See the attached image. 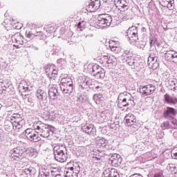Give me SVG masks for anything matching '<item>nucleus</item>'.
Wrapping results in <instances>:
<instances>
[{"instance_id":"obj_1","label":"nucleus","mask_w":177,"mask_h":177,"mask_svg":"<svg viewBox=\"0 0 177 177\" xmlns=\"http://www.w3.org/2000/svg\"><path fill=\"white\" fill-rule=\"evenodd\" d=\"M32 127L35 131L32 129H27L25 131V135L30 142L37 143V142L41 140V137L37 133H39L41 138H49L50 134L48 124H45V123L41 121H37L33 123Z\"/></svg>"},{"instance_id":"obj_2","label":"nucleus","mask_w":177,"mask_h":177,"mask_svg":"<svg viewBox=\"0 0 177 177\" xmlns=\"http://www.w3.org/2000/svg\"><path fill=\"white\" fill-rule=\"evenodd\" d=\"M136 103L133 101V97L131 93L124 91L120 93L118 97V107L122 109V107H128V106H135Z\"/></svg>"},{"instance_id":"obj_3","label":"nucleus","mask_w":177,"mask_h":177,"mask_svg":"<svg viewBox=\"0 0 177 177\" xmlns=\"http://www.w3.org/2000/svg\"><path fill=\"white\" fill-rule=\"evenodd\" d=\"M55 159L58 162H64L67 160V149L64 145H56L53 148Z\"/></svg>"},{"instance_id":"obj_4","label":"nucleus","mask_w":177,"mask_h":177,"mask_svg":"<svg viewBox=\"0 0 177 177\" xmlns=\"http://www.w3.org/2000/svg\"><path fill=\"white\" fill-rule=\"evenodd\" d=\"M68 165H71L69 167H66L64 171L65 177H78V174L81 171L80 163L77 162H69Z\"/></svg>"},{"instance_id":"obj_5","label":"nucleus","mask_w":177,"mask_h":177,"mask_svg":"<svg viewBox=\"0 0 177 177\" xmlns=\"http://www.w3.org/2000/svg\"><path fill=\"white\" fill-rule=\"evenodd\" d=\"M59 85L62 93L70 95V93H73L74 83L73 82V79H71V77H67L62 78Z\"/></svg>"},{"instance_id":"obj_6","label":"nucleus","mask_w":177,"mask_h":177,"mask_svg":"<svg viewBox=\"0 0 177 177\" xmlns=\"http://www.w3.org/2000/svg\"><path fill=\"white\" fill-rule=\"evenodd\" d=\"M113 21L111 15L109 14H101L97 17V21L96 22L97 28H106L109 27Z\"/></svg>"},{"instance_id":"obj_7","label":"nucleus","mask_w":177,"mask_h":177,"mask_svg":"<svg viewBox=\"0 0 177 177\" xmlns=\"http://www.w3.org/2000/svg\"><path fill=\"white\" fill-rule=\"evenodd\" d=\"M127 39H129V42L131 45H135L138 48H139V44H138V41L139 40V37L138 36V28L136 26L130 27L127 32Z\"/></svg>"},{"instance_id":"obj_8","label":"nucleus","mask_w":177,"mask_h":177,"mask_svg":"<svg viewBox=\"0 0 177 177\" xmlns=\"http://www.w3.org/2000/svg\"><path fill=\"white\" fill-rule=\"evenodd\" d=\"M24 125V120L21 119V116L19 113L13 114V129L16 132H20Z\"/></svg>"},{"instance_id":"obj_9","label":"nucleus","mask_w":177,"mask_h":177,"mask_svg":"<svg viewBox=\"0 0 177 177\" xmlns=\"http://www.w3.org/2000/svg\"><path fill=\"white\" fill-rule=\"evenodd\" d=\"M100 62L105 67H109V68H111V67H114V66H117V58L114 56H107L104 55L101 59Z\"/></svg>"},{"instance_id":"obj_10","label":"nucleus","mask_w":177,"mask_h":177,"mask_svg":"<svg viewBox=\"0 0 177 177\" xmlns=\"http://www.w3.org/2000/svg\"><path fill=\"white\" fill-rule=\"evenodd\" d=\"M156 92V86L153 84H147L145 86H140V93L145 97V96H150Z\"/></svg>"},{"instance_id":"obj_11","label":"nucleus","mask_w":177,"mask_h":177,"mask_svg":"<svg viewBox=\"0 0 177 177\" xmlns=\"http://www.w3.org/2000/svg\"><path fill=\"white\" fill-rule=\"evenodd\" d=\"M24 153V151H23V149H21L20 147L12 149L10 151L12 161H20V160H21V157H23Z\"/></svg>"},{"instance_id":"obj_12","label":"nucleus","mask_w":177,"mask_h":177,"mask_svg":"<svg viewBox=\"0 0 177 177\" xmlns=\"http://www.w3.org/2000/svg\"><path fill=\"white\" fill-rule=\"evenodd\" d=\"M125 120L128 127H131L134 129H138V128L140 127V124L136 122V118L132 113L127 114L125 116Z\"/></svg>"},{"instance_id":"obj_13","label":"nucleus","mask_w":177,"mask_h":177,"mask_svg":"<svg viewBox=\"0 0 177 177\" xmlns=\"http://www.w3.org/2000/svg\"><path fill=\"white\" fill-rule=\"evenodd\" d=\"M92 75L95 77L97 80L102 79L106 77V71L99 65L95 64L93 66Z\"/></svg>"},{"instance_id":"obj_14","label":"nucleus","mask_w":177,"mask_h":177,"mask_svg":"<svg viewBox=\"0 0 177 177\" xmlns=\"http://www.w3.org/2000/svg\"><path fill=\"white\" fill-rule=\"evenodd\" d=\"M165 59L167 62H172L177 64V52L169 50L165 53Z\"/></svg>"},{"instance_id":"obj_15","label":"nucleus","mask_w":177,"mask_h":177,"mask_svg":"<svg viewBox=\"0 0 177 177\" xmlns=\"http://www.w3.org/2000/svg\"><path fill=\"white\" fill-rule=\"evenodd\" d=\"M114 3L117 9L120 12L128 10V2L126 0H114Z\"/></svg>"},{"instance_id":"obj_16","label":"nucleus","mask_w":177,"mask_h":177,"mask_svg":"<svg viewBox=\"0 0 177 177\" xmlns=\"http://www.w3.org/2000/svg\"><path fill=\"white\" fill-rule=\"evenodd\" d=\"M100 8V0H91V2L86 9L87 12H96Z\"/></svg>"},{"instance_id":"obj_17","label":"nucleus","mask_w":177,"mask_h":177,"mask_svg":"<svg viewBox=\"0 0 177 177\" xmlns=\"http://www.w3.org/2000/svg\"><path fill=\"white\" fill-rule=\"evenodd\" d=\"M109 162L113 167H118V165H120L121 162H122V159L121 158V156L115 153L112 155V156L110 158Z\"/></svg>"},{"instance_id":"obj_18","label":"nucleus","mask_w":177,"mask_h":177,"mask_svg":"<svg viewBox=\"0 0 177 177\" xmlns=\"http://www.w3.org/2000/svg\"><path fill=\"white\" fill-rule=\"evenodd\" d=\"M104 177H120L118 170L114 168L106 169L103 172Z\"/></svg>"},{"instance_id":"obj_19","label":"nucleus","mask_w":177,"mask_h":177,"mask_svg":"<svg viewBox=\"0 0 177 177\" xmlns=\"http://www.w3.org/2000/svg\"><path fill=\"white\" fill-rule=\"evenodd\" d=\"M163 115L166 120H172L176 115V109L168 106L167 110L164 111Z\"/></svg>"},{"instance_id":"obj_20","label":"nucleus","mask_w":177,"mask_h":177,"mask_svg":"<svg viewBox=\"0 0 177 177\" xmlns=\"http://www.w3.org/2000/svg\"><path fill=\"white\" fill-rule=\"evenodd\" d=\"M158 57H157V55L154 54V53H151L148 57V65L151 67H156L158 66Z\"/></svg>"},{"instance_id":"obj_21","label":"nucleus","mask_w":177,"mask_h":177,"mask_svg":"<svg viewBox=\"0 0 177 177\" xmlns=\"http://www.w3.org/2000/svg\"><path fill=\"white\" fill-rule=\"evenodd\" d=\"M159 3L163 8H167L169 10H173L175 6L174 0H159Z\"/></svg>"},{"instance_id":"obj_22","label":"nucleus","mask_w":177,"mask_h":177,"mask_svg":"<svg viewBox=\"0 0 177 177\" xmlns=\"http://www.w3.org/2000/svg\"><path fill=\"white\" fill-rule=\"evenodd\" d=\"M82 129L84 132L88 133V135H95L96 133V128H95L93 124H87L83 126Z\"/></svg>"},{"instance_id":"obj_23","label":"nucleus","mask_w":177,"mask_h":177,"mask_svg":"<svg viewBox=\"0 0 177 177\" xmlns=\"http://www.w3.org/2000/svg\"><path fill=\"white\" fill-rule=\"evenodd\" d=\"M57 88L56 85H50L49 90H48V96L51 100H55V99L57 98Z\"/></svg>"},{"instance_id":"obj_24","label":"nucleus","mask_w":177,"mask_h":177,"mask_svg":"<svg viewBox=\"0 0 177 177\" xmlns=\"http://www.w3.org/2000/svg\"><path fill=\"white\" fill-rule=\"evenodd\" d=\"M96 156H93V160L97 164H100V162H102V158L104 157V150L97 149L96 152Z\"/></svg>"},{"instance_id":"obj_25","label":"nucleus","mask_w":177,"mask_h":177,"mask_svg":"<svg viewBox=\"0 0 177 177\" xmlns=\"http://www.w3.org/2000/svg\"><path fill=\"white\" fill-rule=\"evenodd\" d=\"M50 173L52 177H63L64 174H63V171H62L61 167H52L50 169Z\"/></svg>"},{"instance_id":"obj_26","label":"nucleus","mask_w":177,"mask_h":177,"mask_svg":"<svg viewBox=\"0 0 177 177\" xmlns=\"http://www.w3.org/2000/svg\"><path fill=\"white\" fill-rule=\"evenodd\" d=\"M164 100L167 104H177L176 97L170 95L168 93L164 95Z\"/></svg>"},{"instance_id":"obj_27","label":"nucleus","mask_w":177,"mask_h":177,"mask_svg":"<svg viewBox=\"0 0 177 177\" xmlns=\"http://www.w3.org/2000/svg\"><path fill=\"white\" fill-rule=\"evenodd\" d=\"M4 128L6 131H10L12 128L13 129V115L6 118Z\"/></svg>"},{"instance_id":"obj_28","label":"nucleus","mask_w":177,"mask_h":177,"mask_svg":"<svg viewBox=\"0 0 177 177\" xmlns=\"http://www.w3.org/2000/svg\"><path fill=\"white\" fill-rule=\"evenodd\" d=\"M12 39L13 42H15L16 44H19L20 45L23 44V39H24V37L21 36V34L19 32L15 33L14 35L12 36Z\"/></svg>"},{"instance_id":"obj_29","label":"nucleus","mask_w":177,"mask_h":177,"mask_svg":"<svg viewBox=\"0 0 177 177\" xmlns=\"http://www.w3.org/2000/svg\"><path fill=\"white\" fill-rule=\"evenodd\" d=\"M36 96L39 99V100H46V97H48L46 93L40 88L37 89Z\"/></svg>"},{"instance_id":"obj_30","label":"nucleus","mask_w":177,"mask_h":177,"mask_svg":"<svg viewBox=\"0 0 177 177\" xmlns=\"http://www.w3.org/2000/svg\"><path fill=\"white\" fill-rule=\"evenodd\" d=\"M50 170L47 167L42 168L39 173L38 177H49Z\"/></svg>"},{"instance_id":"obj_31","label":"nucleus","mask_w":177,"mask_h":177,"mask_svg":"<svg viewBox=\"0 0 177 177\" xmlns=\"http://www.w3.org/2000/svg\"><path fill=\"white\" fill-rule=\"evenodd\" d=\"M26 154L27 156H29V157H37L38 152L37 151V149L32 147H30L28 149H26Z\"/></svg>"},{"instance_id":"obj_32","label":"nucleus","mask_w":177,"mask_h":177,"mask_svg":"<svg viewBox=\"0 0 177 177\" xmlns=\"http://www.w3.org/2000/svg\"><path fill=\"white\" fill-rule=\"evenodd\" d=\"M46 73L48 78H53V65L46 66Z\"/></svg>"},{"instance_id":"obj_33","label":"nucleus","mask_w":177,"mask_h":177,"mask_svg":"<svg viewBox=\"0 0 177 177\" xmlns=\"http://www.w3.org/2000/svg\"><path fill=\"white\" fill-rule=\"evenodd\" d=\"M93 99L96 104H100V102L103 101L104 98L103 97V95L102 94L99 93L95 94Z\"/></svg>"},{"instance_id":"obj_34","label":"nucleus","mask_w":177,"mask_h":177,"mask_svg":"<svg viewBox=\"0 0 177 177\" xmlns=\"http://www.w3.org/2000/svg\"><path fill=\"white\" fill-rule=\"evenodd\" d=\"M9 88H10V85L9 84L5 82L0 83V91H3V92H9Z\"/></svg>"},{"instance_id":"obj_35","label":"nucleus","mask_w":177,"mask_h":177,"mask_svg":"<svg viewBox=\"0 0 177 177\" xmlns=\"http://www.w3.org/2000/svg\"><path fill=\"white\" fill-rule=\"evenodd\" d=\"M26 37L29 39H34L35 38V30H27L26 32Z\"/></svg>"},{"instance_id":"obj_36","label":"nucleus","mask_w":177,"mask_h":177,"mask_svg":"<svg viewBox=\"0 0 177 177\" xmlns=\"http://www.w3.org/2000/svg\"><path fill=\"white\" fill-rule=\"evenodd\" d=\"M91 89H101L102 88V83L97 82L96 80H93V84L90 87Z\"/></svg>"},{"instance_id":"obj_37","label":"nucleus","mask_w":177,"mask_h":177,"mask_svg":"<svg viewBox=\"0 0 177 177\" xmlns=\"http://www.w3.org/2000/svg\"><path fill=\"white\" fill-rule=\"evenodd\" d=\"M35 37L37 39H44V38L46 37V35H45V34H44V32L42 31L35 30Z\"/></svg>"},{"instance_id":"obj_38","label":"nucleus","mask_w":177,"mask_h":177,"mask_svg":"<svg viewBox=\"0 0 177 177\" xmlns=\"http://www.w3.org/2000/svg\"><path fill=\"white\" fill-rule=\"evenodd\" d=\"M86 76H84L81 82H80V89H86L87 87V82H86Z\"/></svg>"},{"instance_id":"obj_39","label":"nucleus","mask_w":177,"mask_h":177,"mask_svg":"<svg viewBox=\"0 0 177 177\" xmlns=\"http://www.w3.org/2000/svg\"><path fill=\"white\" fill-rule=\"evenodd\" d=\"M161 128H162L163 129H173L172 124H171V123H169V122L168 121L162 123Z\"/></svg>"},{"instance_id":"obj_40","label":"nucleus","mask_w":177,"mask_h":177,"mask_svg":"<svg viewBox=\"0 0 177 177\" xmlns=\"http://www.w3.org/2000/svg\"><path fill=\"white\" fill-rule=\"evenodd\" d=\"M45 30L47 32L52 34V32H55V31H56V28L52 25H48L45 27Z\"/></svg>"},{"instance_id":"obj_41","label":"nucleus","mask_w":177,"mask_h":177,"mask_svg":"<svg viewBox=\"0 0 177 177\" xmlns=\"http://www.w3.org/2000/svg\"><path fill=\"white\" fill-rule=\"evenodd\" d=\"M33 169L32 167H30L28 169H25L23 170V174L25 175H27V176H31V175L34 174V172L32 171Z\"/></svg>"},{"instance_id":"obj_42","label":"nucleus","mask_w":177,"mask_h":177,"mask_svg":"<svg viewBox=\"0 0 177 177\" xmlns=\"http://www.w3.org/2000/svg\"><path fill=\"white\" fill-rule=\"evenodd\" d=\"M19 92H22V93H24V92H28L29 88L27 86H24L23 84H19Z\"/></svg>"},{"instance_id":"obj_43","label":"nucleus","mask_w":177,"mask_h":177,"mask_svg":"<svg viewBox=\"0 0 177 177\" xmlns=\"http://www.w3.org/2000/svg\"><path fill=\"white\" fill-rule=\"evenodd\" d=\"M124 55L127 59H131L132 57H133V53L131 51V50H124Z\"/></svg>"},{"instance_id":"obj_44","label":"nucleus","mask_w":177,"mask_h":177,"mask_svg":"<svg viewBox=\"0 0 177 177\" xmlns=\"http://www.w3.org/2000/svg\"><path fill=\"white\" fill-rule=\"evenodd\" d=\"M109 48L111 50V52H115V53L117 52V49L118 48V46H114V41H110L109 42Z\"/></svg>"},{"instance_id":"obj_45","label":"nucleus","mask_w":177,"mask_h":177,"mask_svg":"<svg viewBox=\"0 0 177 177\" xmlns=\"http://www.w3.org/2000/svg\"><path fill=\"white\" fill-rule=\"evenodd\" d=\"M126 63H127L129 66H135V59H133V57L131 58H127L126 59Z\"/></svg>"},{"instance_id":"obj_46","label":"nucleus","mask_w":177,"mask_h":177,"mask_svg":"<svg viewBox=\"0 0 177 177\" xmlns=\"http://www.w3.org/2000/svg\"><path fill=\"white\" fill-rule=\"evenodd\" d=\"M97 142H98L99 145H106L107 140H105L104 138H97Z\"/></svg>"},{"instance_id":"obj_47","label":"nucleus","mask_w":177,"mask_h":177,"mask_svg":"<svg viewBox=\"0 0 177 177\" xmlns=\"http://www.w3.org/2000/svg\"><path fill=\"white\" fill-rule=\"evenodd\" d=\"M171 157L174 158V160H177V147L172 149Z\"/></svg>"},{"instance_id":"obj_48","label":"nucleus","mask_w":177,"mask_h":177,"mask_svg":"<svg viewBox=\"0 0 177 177\" xmlns=\"http://www.w3.org/2000/svg\"><path fill=\"white\" fill-rule=\"evenodd\" d=\"M171 126H172V129H176V127H177V120H176V118H173L172 119H171Z\"/></svg>"},{"instance_id":"obj_49","label":"nucleus","mask_w":177,"mask_h":177,"mask_svg":"<svg viewBox=\"0 0 177 177\" xmlns=\"http://www.w3.org/2000/svg\"><path fill=\"white\" fill-rule=\"evenodd\" d=\"M50 115H51L50 112H49V111H45L43 113V117H44V120H50Z\"/></svg>"},{"instance_id":"obj_50","label":"nucleus","mask_w":177,"mask_h":177,"mask_svg":"<svg viewBox=\"0 0 177 177\" xmlns=\"http://www.w3.org/2000/svg\"><path fill=\"white\" fill-rule=\"evenodd\" d=\"M94 80H92L89 78L88 77H86V84H87V88H91L92 86V84L93 83Z\"/></svg>"},{"instance_id":"obj_51","label":"nucleus","mask_w":177,"mask_h":177,"mask_svg":"<svg viewBox=\"0 0 177 177\" xmlns=\"http://www.w3.org/2000/svg\"><path fill=\"white\" fill-rule=\"evenodd\" d=\"M102 147H104L105 150H109V151L114 150V147H113V145L110 144L104 145V146H102Z\"/></svg>"},{"instance_id":"obj_52","label":"nucleus","mask_w":177,"mask_h":177,"mask_svg":"<svg viewBox=\"0 0 177 177\" xmlns=\"http://www.w3.org/2000/svg\"><path fill=\"white\" fill-rule=\"evenodd\" d=\"M124 19L126 20H129L132 19V11H129L127 13V15L124 16Z\"/></svg>"},{"instance_id":"obj_53","label":"nucleus","mask_w":177,"mask_h":177,"mask_svg":"<svg viewBox=\"0 0 177 177\" xmlns=\"http://www.w3.org/2000/svg\"><path fill=\"white\" fill-rule=\"evenodd\" d=\"M84 26H85V21H80L78 22L77 26V28L80 29V31H82V27H84Z\"/></svg>"},{"instance_id":"obj_54","label":"nucleus","mask_w":177,"mask_h":177,"mask_svg":"<svg viewBox=\"0 0 177 177\" xmlns=\"http://www.w3.org/2000/svg\"><path fill=\"white\" fill-rule=\"evenodd\" d=\"M153 177H164V174L162 173V171H159L154 174Z\"/></svg>"},{"instance_id":"obj_55","label":"nucleus","mask_w":177,"mask_h":177,"mask_svg":"<svg viewBox=\"0 0 177 177\" xmlns=\"http://www.w3.org/2000/svg\"><path fill=\"white\" fill-rule=\"evenodd\" d=\"M47 129H48V133L50 135V131L55 132V127H53V126H50L49 124H47Z\"/></svg>"},{"instance_id":"obj_56","label":"nucleus","mask_w":177,"mask_h":177,"mask_svg":"<svg viewBox=\"0 0 177 177\" xmlns=\"http://www.w3.org/2000/svg\"><path fill=\"white\" fill-rule=\"evenodd\" d=\"M55 75H57V69H56L55 65H53V77H55Z\"/></svg>"},{"instance_id":"obj_57","label":"nucleus","mask_w":177,"mask_h":177,"mask_svg":"<svg viewBox=\"0 0 177 177\" xmlns=\"http://www.w3.org/2000/svg\"><path fill=\"white\" fill-rule=\"evenodd\" d=\"M88 32H91V30H88L87 32L84 33V37H93V35H92V33H88Z\"/></svg>"},{"instance_id":"obj_58","label":"nucleus","mask_w":177,"mask_h":177,"mask_svg":"<svg viewBox=\"0 0 177 177\" xmlns=\"http://www.w3.org/2000/svg\"><path fill=\"white\" fill-rule=\"evenodd\" d=\"M55 118H56V115L53 114V113H50V120L51 121H54Z\"/></svg>"},{"instance_id":"obj_59","label":"nucleus","mask_w":177,"mask_h":177,"mask_svg":"<svg viewBox=\"0 0 177 177\" xmlns=\"http://www.w3.org/2000/svg\"><path fill=\"white\" fill-rule=\"evenodd\" d=\"M129 177H143V176H142V174H134L133 175H131Z\"/></svg>"},{"instance_id":"obj_60","label":"nucleus","mask_w":177,"mask_h":177,"mask_svg":"<svg viewBox=\"0 0 177 177\" xmlns=\"http://www.w3.org/2000/svg\"><path fill=\"white\" fill-rule=\"evenodd\" d=\"M150 46H153V45H156V41H154V40H153V39H150Z\"/></svg>"},{"instance_id":"obj_61","label":"nucleus","mask_w":177,"mask_h":177,"mask_svg":"<svg viewBox=\"0 0 177 177\" xmlns=\"http://www.w3.org/2000/svg\"><path fill=\"white\" fill-rule=\"evenodd\" d=\"M173 136H174L175 138H177V131L174 132Z\"/></svg>"},{"instance_id":"obj_62","label":"nucleus","mask_w":177,"mask_h":177,"mask_svg":"<svg viewBox=\"0 0 177 177\" xmlns=\"http://www.w3.org/2000/svg\"><path fill=\"white\" fill-rule=\"evenodd\" d=\"M170 84H171V85H174V86L176 85V84H175V82H174V81H171V82H170Z\"/></svg>"},{"instance_id":"obj_63","label":"nucleus","mask_w":177,"mask_h":177,"mask_svg":"<svg viewBox=\"0 0 177 177\" xmlns=\"http://www.w3.org/2000/svg\"><path fill=\"white\" fill-rule=\"evenodd\" d=\"M80 151H85V148L81 147V148L80 149Z\"/></svg>"},{"instance_id":"obj_64","label":"nucleus","mask_w":177,"mask_h":177,"mask_svg":"<svg viewBox=\"0 0 177 177\" xmlns=\"http://www.w3.org/2000/svg\"><path fill=\"white\" fill-rule=\"evenodd\" d=\"M28 102H29V103H32V100L31 98H28Z\"/></svg>"}]
</instances>
